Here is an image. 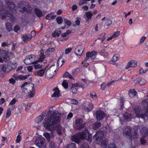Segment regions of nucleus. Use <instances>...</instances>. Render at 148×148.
Instances as JSON below:
<instances>
[{
  "mask_svg": "<svg viewBox=\"0 0 148 148\" xmlns=\"http://www.w3.org/2000/svg\"><path fill=\"white\" fill-rule=\"evenodd\" d=\"M62 114L57 111H54L49 116L45 119L44 126L46 129L50 130H57L59 135H61V126L58 123L60 121Z\"/></svg>",
  "mask_w": 148,
  "mask_h": 148,
  "instance_id": "f257e3e1",
  "label": "nucleus"
},
{
  "mask_svg": "<svg viewBox=\"0 0 148 148\" xmlns=\"http://www.w3.org/2000/svg\"><path fill=\"white\" fill-rule=\"evenodd\" d=\"M81 139H86L89 141H91L92 135L89 133L87 129H85L82 133L78 132L71 137V140L77 143H79Z\"/></svg>",
  "mask_w": 148,
  "mask_h": 148,
  "instance_id": "f03ea898",
  "label": "nucleus"
},
{
  "mask_svg": "<svg viewBox=\"0 0 148 148\" xmlns=\"http://www.w3.org/2000/svg\"><path fill=\"white\" fill-rule=\"evenodd\" d=\"M134 111L136 114L132 115L130 114L126 113L123 114L124 118L126 119H130L132 118H135L136 117H141L143 119H145L146 117L148 118V112H147L145 114H140V110L139 108L138 107L135 108Z\"/></svg>",
  "mask_w": 148,
  "mask_h": 148,
  "instance_id": "7ed1b4c3",
  "label": "nucleus"
},
{
  "mask_svg": "<svg viewBox=\"0 0 148 148\" xmlns=\"http://www.w3.org/2000/svg\"><path fill=\"white\" fill-rule=\"evenodd\" d=\"M138 127L136 126L134 128L135 131L133 135L132 134V130L131 128L130 127H127L124 130L123 134L124 136H128L130 138L137 139L138 138V135L137 134Z\"/></svg>",
  "mask_w": 148,
  "mask_h": 148,
  "instance_id": "20e7f679",
  "label": "nucleus"
},
{
  "mask_svg": "<svg viewBox=\"0 0 148 148\" xmlns=\"http://www.w3.org/2000/svg\"><path fill=\"white\" fill-rule=\"evenodd\" d=\"M3 7V4L2 2H0V16L2 19L5 18L6 16L9 17L12 21H13L14 19V17L11 13H9L4 9L2 8Z\"/></svg>",
  "mask_w": 148,
  "mask_h": 148,
  "instance_id": "39448f33",
  "label": "nucleus"
},
{
  "mask_svg": "<svg viewBox=\"0 0 148 148\" xmlns=\"http://www.w3.org/2000/svg\"><path fill=\"white\" fill-rule=\"evenodd\" d=\"M36 57L35 55H30L27 56L24 60V62L26 64H36L38 61H36Z\"/></svg>",
  "mask_w": 148,
  "mask_h": 148,
  "instance_id": "423d86ee",
  "label": "nucleus"
},
{
  "mask_svg": "<svg viewBox=\"0 0 148 148\" xmlns=\"http://www.w3.org/2000/svg\"><path fill=\"white\" fill-rule=\"evenodd\" d=\"M57 71L56 66L55 65H52L47 70L45 75L48 78H51L54 76L56 74V71Z\"/></svg>",
  "mask_w": 148,
  "mask_h": 148,
  "instance_id": "0eeeda50",
  "label": "nucleus"
},
{
  "mask_svg": "<svg viewBox=\"0 0 148 148\" xmlns=\"http://www.w3.org/2000/svg\"><path fill=\"white\" fill-rule=\"evenodd\" d=\"M27 3L25 2H21L18 5L19 11L24 12L26 11L27 12H30L31 8L29 6H27Z\"/></svg>",
  "mask_w": 148,
  "mask_h": 148,
  "instance_id": "6e6552de",
  "label": "nucleus"
},
{
  "mask_svg": "<svg viewBox=\"0 0 148 148\" xmlns=\"http://www.w3.org/2000/svg\"><path fill=\"white\" fill-rule=\"evenodd\" d=\"M97 55V52L93 51L91 52L88 51L86 54V57L85 58L84 61L86 62L88 60H90L92 61L93 59Z\"/></svg>",
  "mask_w": 148,
  "mask_h": 148,
  "instance_id": "1a4fd4ad",
  "label": "nucleus"
},
{
  "mask_svg": "<svg viewBox=\"0 0 148 148\" xmlns=\"http://www.w3.org/2000/svg\"><path fill=\"white\" fill-rule=\"evenodd\" d=\"M148 130L145 127L143 128L140 131L142 137L140 139L141 143L142 144H144L146 142V140L144 139V138L148 136Z\"/></svg>",
  "mask_w": 148,
  "mask_h": 148,
  "instance_id": "9d476101",
  "label": "nucleus"
},
{
  "mask_svg": "<svg viewBox=\"0 0 148 148\" xmlns=\"http://www.w3.org/2000/svg\"><path fill=\"white\" fill-rule=\"evenodd\" d=\"M100 131H97L96 134L93 136V138L96 140L97 143L98 141H100L101 138L103 136L104 132L101 129H100Z\"/></svg>",
  "mask_w": 148,
  "mask_h": 148,
  "instance_id": "9b49d317",
  "label": "nucleus"
},
{
  "mask_svg": "<svg viewBox=\"0 0 148 148\" xmlns=\"http://www.w3.org/2000/svg\"><path fill=\"white\" fill-rule=\"evenodd\" d=\"M21 87L25 90H28L29 91L32 90L34 87V84L31 83L24 82L21 86Z\"/></svg>",
  "mask_w": 148,
  "mask_h": 148,
  "instance_id": "f8f14e48",
  "label": "nucleus"
},
{
  "mask_svg": "<svg viewBox=\"0 0 148 148\" xmlns=\"http://www.w3.org/2000/svg\"><path fill=\"white\" fill-rule=\"evenodd\" d=\"M6 6L7 7V10L12 11V12H16L15 5L13 2L7 1H6Z\"/></svg>",
  "mask_w": 148,
  "mask_h": 148,
  "instance_id": "ddd939ff",
  "label": "nucleus"
},
{
  "mask_svg": "<svg viewBox=\"0 0 148 148\" xmlns=\"http://www.w3.org/2000/svg\"><path fill=\"white\" fill-rule=\"evenodd\" d=\"M13 65L14 66V67L12 66V65L11 67H10L9 64L8 65H7L6 64L3 65L2 67V69L3 71H4L5 72H9L10 71L16 68L17 66V63H15Z\"/></svg>",
  "mask_w": 148,
  "mask_h": 148,
  "instance_id": "4468645a",
  "label": "nucleus"
},
{
  "mask_svg": "<svg viewBox=\"0 0 148 148\" xmlns=\"http://www.w3.org/2000/svg\"><path fill=\"white\" fill-rule=\"evenodd\" d=\"M84 49V47L82 45L78 46L75 50V53L78 56L80 57L82 54Z\"/></svg>",
  "mask_w": 148,
  "mask_h": 148,
  "instance_id": "2eb2a0df",
  "label": "nucleus"
},
{
  "mask_svg": "<svg viewBox=\"0 0 148 148\" xmlns=\"http://www.w3.org/2000/svg\"><path fill=\"white\" fill-rule=\"evenodd\" d=\"M96 118L98 121L102 120L104 118L105 114L103 111L99 110L96 112Z\"/></svg>",
  "mask_w": 148,
  "mask_h": 148,
  "instance_id": "dca6fc26",
  "label": "nucleus"
},
{
  "mask_svg": "<svg viewBox=\"0 0 148 148\" xmlns=\"http://www.w3.org/2000/svg\"><path fill=\"white\" fill-rule=\"evenodd\" d=\"M83 120L81 119H78L76 121V126L75 129L77 130H80L84 128V124H82Z\"/></svg>",
  "mask_w": 148,
  "mask_h": 148,
  "instance_id": "f3484780",
  "label": "nucleus"
},
{
  "mask_svg": "<svg viewBox=\"0 0 148 148\" xmlns=\"http://www.w3.org/2000/svg\"><path fill=\"white\" fill-rule=\"evenodd\" d=\"M137 62L134 60H132L128 62L125 66V69H127L130 67H135L137 66Z\"/></svg>",
  "mask_w": 148,
  "mask_h": 148,
  "instance_id": "a211bd4d",
  "label": "nucleus"
},
{
  "mask_svg": "<svg viewBox=\"0 0 148 148\" xmlns=\"http://www.w3.org/2000/svg\"><path fill=\"white\" fill-rule=\"evenodd\" d=\"M29 76L30 75L29 74H28L25 75H20L18 76H17L15 75H14L13 76V77L16 80H18V79L22 80L25 79Z\"/></svg>",
  "mask_w": 148,
  "mask_h": 148,
  "instance_id": "6ab92c4d",
  "label": "nucleus"
},
{
  "mask_svg": "<svg viewBox=\"0 0 148 148\" xmlns=\"http://www.w3.org/2000/svg\"><path fill=\"white\" fill-rule=\"evenodd\" d=\"M134 82L136 84L138 83L140 85H144L146 83L145 80L141 77L137 78L134 80Z\"/></svg>",
  "mask_w": 148,
  "mask_h": 148,
  "instance_id": "aec40b11",
  "label": "nucleus"
},
{
  "mask_svg": "<svg viewBox=\"0 0 148 148\" xmlns=\"http://www.w3.org/2000/svg\"><path fill=\"white\" fill-rule=\"evenodd\" d=\"M44 141L43 139L40 138H37L36 140L35 143L37 146H38L39 148H40V146L44 144Z\"/></svg>",
  "mask_w": 148,
  "mask_h": 148,
  "instance_id": "412c9836",
  "label": "nucleus"
},
{
  "mask_svg": "<svg viewBox=\"0 0 148 148\" xmlns=\"http://www.w3.org/2000/svg\"><path fill=\"white\" fill-rule=\"evenodd\" d=\"M46 71V69H42L36 71L37 75L39 77H42Z\"/></svg>",
  "mask_w": 148,
  "mask_h": 148,
  "instance_id": "4be33fe9",
  "label": "nucleus"
},
{
  "mask_svg": "<svg viewBox=\"0 0 148 148\" xmlns=\"http://www.w3.org/2000/svg\"><path fill=\"white\" fill-rule=\"evenodd\" d=\"M56 16V15H53V13L51 12L47 14L45 18L47 20H51L54 19Z\"/></svg>",
  "mask_w": 148,
  "mask_h": 148,
  "instance_id": "5701e85b",
  "label": "nucleus"
},
{
  "mask_svg": "<svg viewBox=\"0 0 148 148\" xmlns=\"http://www.w3.org/2000/svg\"><path fill=\"white\" fill-rule=\"evenodd\" d=\"M54 92L52 94V97H59L60 95V92L58 88H56L54 89Z\"/></svg>",
  "mask_w": 148,
  "mask_h": 148,
  "instance_id": "b1692460",
  "label": "nucleus"
},
{
  "mask_svg": "<svg viewBox=\"0 0 148 148\" xmlns=\"http://www.w3.org/2000/svg\"><path fill=\"white\" fill-rule=\"evenodd\" d=\"M35 11L36 15L39 17H41L42 15V13L41 11L38 8H35Z\"/></svg>",
  "mask_w": 148,
  "mask_h": 148,
  "instance_id": "393cba45",
  "label": "nucleus"
},
{
  "mask_svg": "<svg viewBox=\"0 0 148 148\" xmlns=\"http://www.w3.org/2000/svg\"><path fill=\"white\" fill-rule=\"evenodd\" d=\"M22 38L24 41L29 40L32 38V36H28L26 34H23L22 36Z\"/></svg>",
  "mask_w": 148,
  "mask_h": 148,
  "instance_id": "a878e982",
  "label": "nucleus"
},
{
  "mask_svg": "<svg viewBox=\"0 0 148 148\" xmlns=\"http://www.w3.org/2000/svg\"><path fill=\"white\" fill-rule=\"evenodd\" d=\"M136 92L134 90H130L129 92V95L131 97H133L136 94Z\"/></svg>",
  "mask_w": 148,
  "mask_h": 148,
  "instance_id": "bb28decb",
  "label": "nucleus"
},
{
  "mask_svg": "<svg viewBox=\"0 0 148 148\" xmlns=\"http://www.w3.org/2000/svg\"><path fill=\"white\" fill-rule=\"evenodd\" d=\"M101 126V123L99 122H96L93 125L92 127L94 130H96Z\"/></svg>",
  "mask_w": 148,
  "mask_h": 148,
  "instance_id": "cd10ccee",
  "label": "nucleus"
},
{
  "mask_svg": "<svg viewBox=\"0 0 148 148\" xmlns=\"http://www.w3.org/2000/svg\"><path fill=\"white\" fill-rule=\"evenodd\" d=\"M25 106L24 103H21L18 106V112L19 113H21L22 112V110L23 109L24 107Z\"/></svg>",
  "mask_w": 148,
  "mask_h": 148,
  "instance_id": "c85d7f7f",
  "label": "nucleus"
},
{
  "mask_svg": "<svg viewBox=\"0 0 148 148\" xmlns=\"http://www.w3.org/2000/svg\"><path fill=\"white\" fill-rule=\"evenodd\" d=\"M64 63L63 59L62 58H59L57 61V64L58 66L61 67Z\"/></svg>",
  "mask_w": 148,
  "mask_h": 148,
  "instance_id": "c756f323",
  "label": "nucleus"
},
{
  "mask_svg": "<svg viewBox=\"0 0 148 148\" xmlns=\"http://www.w3.org/2000/svg\"><path fill=\"white\" fill-rule=\"evenodd\" d=\"M61 34V32L59 30L56 29L54 32L52 34V36L53 37L57 36H59Z\"/></svg>",
  "mask_w": 148,
  "mask_h": 148,
  "instance_id": "7c9ffc66",
  "label": "nucleus"
},
{
  "mask_svg": "<svg viewBox=\"0 0 148 148\" xmlns=\"http://www.w3.org/2000/svg\"><path fill=\"white\" fill-rule=\"evenodd\" d=\"M108 143V142L107 140H103L101 141L100 145L103 148H106Z\"/></svg>",
  "mask_w": 148,
  "mask_h": 148,
  "instance_id": "2f4dec72",
  "label": "nucleus"
},
{
  "mask_svg": "<svg viewBox=\"0 0 148 148\" xmlns=\"http://www.w3.org/2000/svg\"><path fill=\"white\" fill-rule=\"evenodd\" d=\"M6 29L9 31H10L12 30V25L9 23H7L5 25Z\"/></svg>",
  "mask_w": 148,
  "mask_h": 148,
  "instance_id": "473e14b6",
  "label": "nucleus"
},
{
  "mask_svg": "<svg viewBox=\"0 0 148 148\" xmlns=\"http://www.w3.org/2000/svg\"><path fill=\"white\" fill-rule=\"evenodd\" d=\"M44 116L43 115H40L37 118H36L35 120V122L37 123H39L42 120Z\"/></svg>",
  "mask_w": 148,
  "mask_h": 148,
  "instance_id": "72a5a7b5",
  "label": "nucleus"
},
{
  "mask_svg": "<svg viewBox=\"0 0 148 148\" xmlns=\"http://www.w3.org/2000/svg\"><path fill=\"white\" fill-rule=\"evenodd\" d=\"M106 34L105 33H102L101 34V35L100 36V37L98 38L96 40H98L100 39L101 41V43L104 40L105 38V36Z\"/></svg>",
  "mask_w": 148,
  "mask_h": 148,
  "instance_id": "f704fd0d",
  "label": "nucleus"
},
{
  "mask_svg": "<svg viewBox=\"0 0 148 148\" xmlns=\"http://www.w3.org/2000/svg\"><path fill=\"white\" fill-rule=\"evenodd\" d=\"M63 76L64 77H68L70 79L72 80H73L74 78L72 77V75H70L69 73L66 72H65L63 75Z\"/></svg>",
  "mask_w": 148,
  "mask_h": 148,
  "instance_id": "c9c22d12",
  "label": "nucleus"
},
{
  "mask_svg": "<svg viewBox=\"0 0 148 148\" xmlns=\"http://www.w3.org/2000/svg\"><path fill=\"white\" fill-rule=\"evenodd\" d=\"M85 14L86 18L88 19L90 18L92 16V14L90 12H86Z\"/></svg>",
  "mask_w": 148,
  "mask_h": 148,
  "instance_id": "e433bc0d",
  "label": "nucleus"
},
{
  "mask_svg": "<svg viewBox=\"0 0 148 148\" xmlns=\"http://www.w3.org/2000/svg\"><path fill=\"white\" fill-rule=\"evenodd\" d=\"M93 107V105L92 103H89L88 106L85 109L88 111H89L92 110Z\"/></svg>",
  "mask_w": 148,
  "mask_h": 148,
  "instance_id": "4c0bfd02",
  "label": "nucleus"
},
{
  "mask_svg": "<svg viewBox=\"0 0 148 148\" xmlns=\"http://www.w3.org/2000/svg\"><path fill=\"white\" fill-rule=\"evenodd\" d=\"M56 20L58 24H61L63 22V19L61 16L58 17Z\"/></svg>",
  "mask_w": 148,
  "mask_h": 148,
  "instance_id": "58836bf2",
  "label": "nucleus"
},
{
  "mask_svg": "<svg viewBox=\"0 0 148 148\" xmlns=\"http://www.w3.org/2000/svg\"><path fill=\"white\" fill-rule=\"evenodd\" d=\"M100 53L101 55L103 56L104 57H107L108 56V53L107 52H106L104 49L101 50Z\"/></svg>",
  "mask_w": 148,
  "mask_h": 148,
  "instance_id": "ea45409f",
  "label": "nucleus"
},
{
  "mask_svg": "<svg viewBox=\"0 0 148 148\" xmlns=\"http://www.w3.org/2000/svg\"><path fill=\"white\" fill-rule=\"evenodd\" d=\"M45 56L44 54L43 53H41L39 59V60H38V62H42L44 60V59L45 58Z\"/></svg>",
  "mask_w": 148,
  "mask_h": 148,
  "instance_id": "a19ab883",
  "label": "nucleus"
},
{
  "mask_svg": "<svg viewBox=\"0 0 148 148\" xmlns=\"http://www.w3.org/2000/svg\"><path fill=\"white\" fill-rule=\"evenodd\" d=\"M90 97L93 99H95L97 98V96L96 94L94 92H92L90 93Z\"/></svg>",
  "mask_w": 148,
  "mask_h": 148,
  "instance_id": "79ce46f5",
  "label": "nucleus"
},
{
  "mask_svg": "<svg viewBox=\"0 0 148 148\" xmlns=\"http://www.w3.org/2000/svg\"><path fill=\"white\" fill-rule=\"evenodd\" d=\"M112 23V20L110 19H107L105 23V25L106 26H108L111 25Z\"/></svg>",
  "mask_w": 148,
  "mask_h": 148,
  "instance_id": "37998d69",
  "label": "nucleus"
},
{
  "mask_svg": "<svg viewBox=\"0 0 148 148\" xmlns=\"http://www.w3.org/2000/svg\"><path fill=\"white\" fill-rule=\"evenodd\" d=\"M62 85L66 89L67 88L68 86L67 82L66 80H64L62 83Z\"/></svg>",
  "mask_w": 148,
  "mask_h": 148,
  "instance_id": "c03bdc74",
  "label": "nucleus"
},
{
  "mask_svg": "<svg viewBox=\"0 0 148 148\" xmlns=\"http://www.w3.org/2000/svg\"><path fill=\"white\" fill-rule=\"evenodd\" d=\"M64 21L65 23L69 26H71V22L68 19L65 18L64 19Z\"/></svg>",
  "mask_w": 148,
  "mask_h": 148,
  "instance_id": "a18cd8bd",
  "label": "nucleus"
},
{
  "mask_svg": "<svg viewBox=\"0 0 148 148\" xmlns=\"http://www.w3.org/2000/svg\"><path fill=\"white\" fill-rule=\"evenodd\" d=\"M18 101V100L16 99V98H14L11 100L9 103V105H14L15 103Z\"/></svg>",
  "mask_w": 148,
  "mask_h": 148,
  "instance_id": "49530a36",
  "label": "nucleus"
},
{
  "mask_svg": "<svg viewBox=\"0 0 148 148\" xmlns=\"http://www.w3.org/2000/svg\"><path fill=\"white\" fill-rule=\"evenodd\" d=\"M75 144V143H71L69 144L67 147V148H76Z\"/></svg>",
  "mask_w": 148,
  "mask_h": 148,
  "instance_id": "de8ad7c7",
  "label": "nucleus"
},
{
  "mask_svg": "<svg viewBox=\"0 0 148 148\" xmlns=\"http://www.w3.org/2000/svg\"><path fill=\"white\" fill-rule=\"evenodd\" d=\"M118 56L117 55H114L113 56L112 61L114 62L118 60Z\"/></svg>",
  "mask_w": 148,
  "mask_h": 148,
  "instance_id": "09e8293b",
  "label": "nucleus"
},
{
  "mask_svg": "<svg viewBox=\"0 0 148 148\" xmlns=\"http://www.w3.org/2000/svg\"><path fill=\"white\" fill-rule=\"evenodd\" d=\"M108 148H117L114 143H110L108 145Z\"/></svg>",
  "mask_w": 148,
  "mask_h": 148,
  "instance_id": "8fccbe9b",
  "label": "nucleus"
},
{
  "mask_svg": "<svg viewBox=\"0 0 148 148\" xmlns=\"http://www.w3.org/2000/svg\"><path fill=\"white\" fill-rule=\"evenodd\" d=\"M11 113V111L9 108H8L7 110L6 117L8 118L10 116Z\"/></svg>",
  "mask_w": 148,
  "mask_h": 148,
  "instance_id": "3c124183",
  "label": "nucleus"
},
{
  "mask_svg": "<svg viewBox=\"0 0 148 148\" xmlns=\"http://www.w3.org/2000/svg\"><path fill=\"white\" fill-rule=\"evenodd\" d=\"M76 20L75 21V24L77 26H79L80 25V23L81 21V18L79 17H77Z\"/></svg>",
  "mask_w": 148,
  "mask_h": 148,
  "instance_id": "603ef678",
  "label": "nucleus"
},
{
  "mask_svg": "<svg viewBox=\"0 0 148 148\" xmlns=\"http://www.w3.org/2000/svg\"><path fill=\"white\" fill-rule=\"evenodd\" d=\"M71 90L73 94H76L77 92V89L76 87H72L71 88Z\"/></svg>",
  "mask_w": 148,
  "mask_h": 148,
  "instance_id": "864d4df0",
  "label": "nucleus"
},
{
  "mask_svg": "<svg viewBox=\"0 0 148 148\" xmlns=\"http://www.w3.org/2000/svg\"><path fill=\"white\" fill-rule=\"evenodd\" d=\"M120 33V31H117L116 32H114L112 35V37H113L114 38L116 37L119 35Z\"/></svg>",
  "mask_w": 148,
  "mask_h": 148,
  "instance_id": "5fc2aeb1",
  "label": "nucleus"
},
{
  "mask_svg": "<svg viewBox=\"0 0 148 148\" xmlns=\"http://www.w3.org/2000/svg\"><path fill=\"white\" fill-rule=\"evenodd\" d=\"M82 148H89L88 145L86 142H85L83 143L82 145Z\"/></svg>",
  "mask_w": 148,
  "mask_h": 148,
  "instance_id": "6e6d98bb",
  "label": "nucleus"
},
{
  "mask_svg": "<svg viewBox=\"0 0 148 148\" xmlns=\"http://www.w3.org/2000/svg\"><path fill=\"white\" fill-rule=\"evenodd\" d=\"M87 2L86 0H81L80 1L79 4L80 5H82L84 4H86Z\"/></svg>",
  "mask_w": 148,
  "mask_h": 148,
  "instance_id": "4d7b16f0",
  "label": "nucleus"
},
{
  "mask_svg": "<svg viewBox=\"0 0 148 148\" xmlns=\"http://www.w3.org/2000/svg\"><path fill=\"white\" fill-rule=\"evenodd\" d=\"M29 91L30 94L29 95V96L30 97H32L34 95L35 92L33 90Z\"/></svg>",
  "mask_w": 148,
  "mask_h": 148,
  "instance_id": "13d9d810",
  "label": "nucleus"
},
{
  "mask_svg": "<svg viewBox=\"0 0 148 148\" xmlns=\"http://www.w3.org/2000/svg\"><path fill=\"white\" fill-rule=\"evenodd\" d=\"M44 136L47 139H49L50 137V134L47 133H44Z\"/></svg>",
  "mask_w": 148,
  "mask_h": 148,
  "instance_id": "bf43d9fd",
  "label": "nucleus"
},
{
  "mask_svg": "<svg viewBox=\"0 0 148 148\" xmlns=\"http://www.w3.org/2000/svg\"><path fill=\"white\" fill-rule=\"evenodd\" d=\"M55 50L54 48H49L47 50V53H50L53 52Z\"/></svg>",
  "mask_w": 148,
  "mask_h": 148,
  "instance_id": "052dcab7",
  "label": "nucleus"
},
{
  "mask_svg": "<svg viewBox=\"0 0 148 148\" xmlns=\"http://www.w3.org/2000/svg\"><path fill=\"white\" fill-rule=\"evenodd\" d=\"M72 50V48L71 47H70L69 48H68L65 49V53L66 54H68L70 53L71 51Z\"/></svg>",
  "mask_w": 148,
  "mask_h": 148,
  "instance_id": "680f3d73",
  "label": "nucleus"
},
{
  "mask_svg": "<svg viewBox=\"0 0 148 148\" xmlns=\"http://www.w3.org/2000/svg\"><path fill=\"white\" fill-rule=\"evenodd\" d=\"M21 137L19 135H18L17 136L16 142V143H18L20 142L21 141Z\"/></svg>",
  "mask_w": 148,
  "mask_h": 148,
  "instance_id": "e2e57ef3",
  "label": "nucleus"
},
{
  "mask_svg": "<svg viewBox=\"0 0 148 148\" xmlns=\"http://www.w3.org/2000/svg\"><path fill=\"white\" fill-rule=\"evenodd\" d=\"M31 106V103L28 104L26 105L25 104L24 106H25V110L27 111L29 109Z\"/></svg>",
  "mask_w": 148,
  "mask_h": 148,
  "instance_id": "0e129e2a",
  "label": "nucleus"
},
{
  "mask_svg": "<svg viewBox=\"0 0 148 148\" xmlns=\"http://www.w3.org/2000/svg\"><path fill=\"white\" fill-rule=\"evenodd\" d=\"M73 116V114L72 113L70 112L69 114L68 115L67 119H69L71 118Z\"/></svg>",
  "mask_w": 148,
  "mask_h": 148,
  "instance_id": "69168bd1",
  "label": "nucleus"
},
{
  "mask_svg": "<svg viewBox=\"0 0 148 148\" xmlns=\"http://www.w3.org/2000/svg\"><path fill=\"white\" fill-rule=\"evenodd\" d=\"M146 37L145 36H143L140 39V43L141 44L143 43L145 40Z\"/></svg>",
  "mask_w": 148,
  "mask_h": 148,
  "instance_id": "338daca9",
  "label": "nucleus"
},
{
  "mask_svg": "<svg viewBox=\"0 0 148 148\" xmlns=\"http://www.w3.org/2000/svg\"><path fill=\"white\" fill-rule=\"evenodd\" d=\"M33 69V66H29L27 67V70L29 72H31Z\"/></svg>",
  "mask_w": 148,
  "mask_h": 148,
  "instance_id": "774afa93",
  "label": "nucleus"
}]
</instances>
